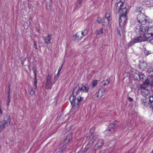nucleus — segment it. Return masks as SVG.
Here are the masks:
<instances>
[{
	"label": "nucleus",
	"mask_w": 153,
	"mask_h": 153,
	"mask_svg": "<svg viewBox=\"0 0 153 153\" xmlns=\"http://www.w3.org/2000/svg\"><path fill=\"white\" fill-rule=\"evenodd\" d=\"M10 116L8 114H6L4 116L3 120L0 121V132L10 125Z\"/></svg>",
	"instance_id": "nucleus-1"
},
{
	"label": "nucleus",
	"mask_w": 153,
	"mask_h": 153,
	"mask_svg": "<svg viewBox=\"0 0 153 153\" xmlns=\"http://www.w3.org/2000/svg\"><path fill=\"white\" fill-rule=\"evenodd\" d=\"M71 137V134H69L67 136L64 141L61 143L59 146V147H58L57 149V150H58L59 153H61L65 150L67 147V143L69 142Z\"/></svg>",
	"instance_id": "nucleus-2"
},
{
	"label": "nucleus",
	"mask_w": 153,
	"mask_h": 153,
	"mask_svg": "<svg viewBox=\"0 0 153 153\" xmlns=\"http://www.w3.org/2000/svg\"><path fill=\"white\" fill-rule=\"evenodd\" d=\"M81 91L80 89L79 85H77L74 89L73 91L72 94L73 96H71L69 98L71 103H74L75 101L76 100V97L78 95H80L81 93Z\"/></svg>",
	"instance_id": "nucleus-3"
},
{
	"label": "nucleus",
	"mask_w": 153,
	"mask_h": 153,
	"mask_svg": "<svg viewBox=\"0 0 153 153\" xmlns=\"http://www.w3.org/2000/svg\"><path fill=\"white\" fill-rule=\"evenodd\" d=\"M148 30V27L142 26L140 25H138L136 26L135 31L137 35L146 36V34Z\"/></svg>",
	"instance_id": "nucleus-4"
},
{
	"label": "nucleus",
	"mask_w": 153,
	"mask_h": 153,
	"mask_svg": "<svg viewBox=\"0 0 153 153\" xmlns=\"http://www.w3.org/2000/svg\"><path fill=\"white\" fill-rule=\"evenodd\" d=\"M137 21L142 25H145L149 22V21L147 19V17L143 13L139 14L137 16Z\"/></svg>",
	"instance_id": "nucleus-5"
},
{
	"label": "nucleus",
	"mask_w": 153,
	"mask_h": 153,
	"mask_svg": "<svg viewBox=\"0 0 153 153\" xmlns=\"http://www.w3.org/2000/svg\"><path fill=\"white\" fill-rule=\"evenodd\" d=\"M134 42L135 43L141 42L143 41H147L148 38L146 36L143 35H140V36H136L133 39Z\"/></svg>",
	"instance_id": "nucleus-6"
},
{
	"label": "nucleus",
	"mask_w": 153,
	"mask_h": 153,
	"mask_svg": "<svg viewBox=\"0 0 153 153\" xmlns=\"http://www.w3.org/2000/svg\"><path fill=\"white\" fill-rule=\"evenodd\" d=\"M126 21V16L120 15L119 19V25L121 27H123Z\"/></svg>",
	"instance_id": "nucleus-7"
},
{
	"label": "nucleus",
	"mask_w": 153,
	"mask_h": 153,
	"mask_svg": "<svg viewBox=\"0 0 153 153\" xmlns=\"http://www.w3.org/2000/svg\"><path fill=\"white\" fill-rule=\"evenodd\" d=\"M115 133V129L109 127L108 126L107 130L105 131L104 133L107 136H111Z\"/></svg>",
	"instance_id": "nucleus-8"
},
{
	"label": "nucleus",
	"mask_w": 153,
	"mask_h": 153,
	"mask_svg": "<svg viewBox=\"0 0 153 153\" xmlns=\"http://www.w3.org/2000/svg\"><path fill=\"white\" fill-rule=\"evenodd\" d=\"M123 7L120 8L118 10V12L120 13V15L126 16V13L127 11V9L126 7L124 6H123Z\"/></svg>",
	"instance_id": "nucleus-9"
},
{
	"label": "nucleus",
	"mask_w": 153,
	"mask_h": 153,
	"mask_svg": "<svg viewBox=\"0 0 153 153\" xmlns=\"http://www.w3.org/2000/svg\"><path fill=\"white\" fill-rule=\"evenodd\" d=\"M71 104L73 106V107L71 109V112L75 113L78 111L79 106H77V105H76V103L75 102V101L74 103Z\"/></svg>",
	"instance_id": "nucleus-10"
},
{
	"label": "nucleus",
	"mask_w": 153,
	"mask_h": 153,
	"mask_svg": "<svg viewBox=\"0 0 153 153\" xmlns=\"http://www.w3.org/2000/svg\"><path fill=\"white\" fill-rule=\"evenodd\" d=\"M51 35L48 34L46 37L43 36V40L45 43L47 45H48L50 43Z\"/></svg>",
	"instance_id": "nucleus-11"
},
{
	"label": "nucleus",
	"mask_w": 153,
	"mask_h": 153,
	"mask_svg": "<svg viewBox=\"0 0 153 153\" xmlns=\"http://www.w3.org/2000/svg\"><path fill=\"white\" fill-rule=\"evenodd\" d=\"M98 135L94 136L92 139L89 142L87 146L88 147H90L93 144L94 141L98 138Z\"/></svg>",
	"instance_id": "nucleus-12"
},
{
	"label": "nucleus",
	"mask_w": 153,
	"mask_h": 153,
	"mask_svg": "<svg viewBox=\"0 0 153 153\" xmlns=\"http://www.w3.org/2000/svg\"><path fill=\"white\" fill-rule=\"evenodd\" d=\"M139 66L140 68L142 70H144L147 67V63L145 62H141L139 64Z\"/></svg>",
	"instance_id": "nucleus-13"
},
{
	"label": "nucleus",
	"mask_w": 153,
	"mask_h": 153,
	"mask_svg": "<svg viewBox=\"0 0 153 153\" xmlns=\"http://www.w3.org/2000/svg\"><path fill=\"white\" fill-rule=\"evenodd\" d=\"M89 88L87 84H82V86L81 88H80V89L82 92H87L89 90Z\"/></svg>",
	"instance_id": "nucleus-14"
},
{
	"label": "nucleus",
	"mask_w": 153,
	"mask_h": 153,
	"mask_svg": "<svg viewBox=\"0 0 153 153\" xmlns=\"http://www.w3.org/2000/svg\"><path fill=\"white\" fill-rule=\"evenodd\" d=\"M33 74L34 76V82L33 85L35 86V88H37V79H36V69L35 68H33Z\"/></svg>",
	"instance_id": "nucleus-15"
},
{
	"label": "nucleus",
	"mask_w": 153,
	"mask_h": 153,
	"mask_svg": "<svg viewBox=\"0 0 153 153\" xmlns=\"http://www.w3.org/2000/svg\"><path fill=\"white\" fill-rule=\"evenodd\" d=\"M44 2H45L47 9L48 10H50L51 6L52 4L51 0H44Z\"/></svg>",
	"instance_id": "nucleus-16"
},
{
	"label": "nucleus",
	"mask_w": 153,
	"mask_h": 153,
	"mask_svg": "<svg viewBox=\"0 0 153 153\" xmlns=\"http://www.w3.org/2000/svg\"><path fill=\"white\" fill-rule=\"evenodd\" d=\"M123 6V3L122 2H119L115 4V9L116 10H119L120 8L123 7H122Z\"/></svg>",
	"instance_id": "nucleus-17"
},
{
	"label": "nucleus",
	"mask_w": 153,
	"mask_h": 153,
	"mask_svg": "<svg viewBox=\"0 0 153 153\" xmlns=\"http://www.w3.org/2000/svg\"><path fill=\"white\" fill-rule=\"evenodd\" d=\"M104 144V141L102 140H100L95 145V146H97V149H100Z\"/></svg>",
	"instance_id": "nucleus-18"
},
{
	"label": "nucleus",
	"mask_w": 153,
	"mask_h": 153,
	"mask_svg": "<svg viewBox=\"0 0 153 153\" xmlns=\"http://www.w3.org/2000/svg\"><path fill=\"white\" fill-rule=\"evenodd\" d=\"M76 100L75 101V102L76 103V105H77V106H79L80 104V102L83 100V98L79 96L77 97V98L76 97Z\"/></svg>",
	"instance_id": "nucleus-19"
},
{
	"label": "nucleus",
	"mask_w": 153,
	"mask_h": 153,
	"mask_svg": "<svg viewBox=\"0 0 153 153\" xmlns=\"http://www.w3.org/2000/svg\"><path fill=\"white\" fill-rule=\"evenodd\" d=\"M74 40L76 42H78L81 39V37L79 36L78 33H76L73 36Z\"/></svg>",
	"instance_id": "nucleus-20"
},
{
	"label": "nucleus",
	"mask_w": 153,
	"mask_h": 153,
	"mask_svg": "<svg viewBox=\"0 0 153 153\" xmlns=\"http://www.w3.org/2000/svg\"><path fill=\"white\" fill-rule=\"evenodd\" d=\"M148 86L146 85V84L143 83V84L141 85L140 86V90L142 92V90H148L147 88L148 87Z\"/></svg>",
	"instance_id": "nucleus-21"
},
{
	"label": "nucleus",
	"mask_w": 153,
	"mask_h": 153,
	"mask_svg": "<svg viewBox=\"0 0 153 153\" xmlns=\"http://www.w3.org/2000/svg\"><path fill=\"white\" fill-rule=\"evenodd\" d=\"M117 121L116 120L114 121L113 123L110 124L108 126L109 128L114 129V128L117 126Z\"/></svg>",
	"instance_id": "nucleus-22"
},
{
	"label": "nucleus",
	"mask_w": 153,
	"mask_h": 153,
	"mask_svg": "<svg viewBox=\"0 0 153 153\" xmlns=\"http://www.w3.org/2000/svg\"><path fill=\"white\" fill-rule=\"evenodd\" d=\"M98 94H101V95L100 96V97L101 98L102 96L105 94V90L104 88L102 89H100L98 91Z\"/></svg>",
	"instance_id": "nucleus-23"
},
{
	"label": "nucleus",
	"mask_w": 153,
	"mask_h": 153,
	"mask_svg": "<svg viewBox=\"0 0 153 153\" xmlns=\"http://www.w3.org/2000/svg\"><path fill=\"white\" fill-rule=\"evenodd\" d=\"M83 0H77L76 3L75 8H78L81 6V5Z\"/></svg>",
	"instance_id": "nucleus-24"
},
{
	"label": "nucleus",
	"mask_w": 153,
	"mask_h": 153,
	"mask_svg": "<svg viewBox=\"0 0 153 153\" xmlns=\"http://www.w3.org/2000/svg\"><path fill=\"white\" fill-rule=\"evenodd\" d=\"M149 101V102L148 104L150 107L152 108L153 110V96L150 97Z\"/></svg>",
	"instance_id": "nucleus-25"
},
{
	"label": "nucleus",
	"mask_w": 153,
	"mask_h": 153,
	"mask_svg": "<svg viewBox=\"0 0 153 153\" xmlns=\"http://www.w3.org/2000/svg\"><path fill=\"white\" fill-rule=\"evenodd\" d=\"M138 76L139 77L140 80L142 81L143 82L146 79L147 77L143 74H140L138 75Z\"/></svg>",
	"instance_id": "nucleus-26"
},
{
	"label": "nucleus",
	"mask_w": 153,
	"mask_h": 153,
	"mask_svg": "<svg viewBox=\"0 0 153 153\" xmlns=\"http://www.w3.org/2000/svg\"><path fill=\"white\" fill-rule=\"evenodd\" d=\"M94 128H91L90 130V132L88 133H87L86 135V137L87 138H89V137L91 135L92 133L94 132Z\"/></svg>",
	"instance_id": "nucleus-27"
},
{
	"label": "nucleus",
	"mask_w": 153,
	"mask_h": 153,
	"mask_svg": "<svg viewBox=\"0 0 153 153\" xmlns=\"http://www.w3.org/2000/svg\"><path fill=\"white\" fill-rule=\"evenodd\" d=\"M148 35H150V36H148L147 37L148 38H151V39L149 40V42L152 43L153 44V33H148Z\"/></svg>",
	"instance_id": "nucleus-28"
},
{
	"label": "nucleus",
	"mask_w": 153,
	"mask_h": 153,
	"mask_svg": "<svg viewBox=\"0 0 153 153\" xmlns=\"http://www.w3.org/2000/svg\"><path fill=\"white\" fill-rule=\"evenodd\" d=\"M141 102L143 105L145 106H147L148 104V103L147 102L146 100L145 99H141Z\"/></svg>",
	"instance_id": "nucleus-29"
},
{
	"label": "nucleus",
	"mask_w": 153,
	"mask_h": 153,
	"mask_svg": "<svg viewBox=\"0 0 153 153\" xmlns=\"http://www.w3.org/2000/svg\"><path fill=\"white\" fill-rule=\"evenodd\" d=\"M143 10V7L142 6H137L136 7V11L137 12L141 13Z\"/></svg>",
	"instance_id": "nucleus-30"
},
{
	"label": "nucleus",
	"mask_w": 153,
	"mask_h": 153,
	"mask_svg": "<svg viewBox=\"0 0 153 153\" xmlns=\"http://www.w3.org/2000/svg\"><path fill=\"white\" fill-rule=\"evenodd\" d=\"M51 76H50L48 75V76L46 78V83H51Z\"/></svg>",
	"instance_id": "nucleus-31"
},
{
	"label": "nucleus",
	"mask_w": 153,
	"mask_h": 153,
	"mask_svg": "<svg viewBox=\"0 0 153 153\" xmlns=\"http://www.w3.org/2000/svg\"><path fill=\"white\" fill-rule=\"evenodd\" d=\"M29 91H30V94L32 95H35L34 90L33 88L31 87L29 88Z\"/></svg>",
	"instance_id": "nucleus-32"
},
{
	"label": "nucleus",
	"mask_w": 153,
	"mask_h": 153,
	"mask_svg": "<svg viewBox=\"0 0 153 153\" xmlns=\"http://www.w3.org/2000/svg\"><path fill=\"white\" fill-rule=\"evenodd\" d=\"M135 43L134 42V41L133 39L132 40L130 41L129 43L127 44V46L128 48H129L132 45H134Z\"/></svg>",
	"instance_id": "nucleus-33"
},
{
	"label": "nucleus",
	"mask_w": 153,
	"mask_h": 153,
	"mask_svg": "<svg viewBox=\"0 0 153 153\" xmlns=\"http://www.w3.org/2000/svg\"><path fill=\"white\" fill-rule=\"evenodd\" d=\"M143 83L146 84V85L149 86L150 85V81L148 78L146 77V79L143 82Z\"/></svg>",
	"instance_id": "nucleus-34"
},
{
	"label": "nucleus",
	"mask_w": 153,
	"mask_h": 153,
	"mask_svg": "<svg viewBox=\"0 0 153 153\" xmlns=\"http://www.w3.org/2000/svg\"><path fill=\"white\" fill-rule=\"evenodd\" d=\"M144 54L146 56H147V55H149V54H150L151 53V52L147 50H146V48H144Z\"/></svg>",
	"instance_id": "nucleus-35"
},
{
	"label": "nucleus",
	"mask_w": 153,
	"mask_h": 153,
	"mask_svg": "<svg viewBox=\"0 0 153 153\" xmlns=\"http://www.w3.org/2000/svg\"><path fill=\"white\" fill-rule=\"evenodd\" d=\"M88 30L87 29H85L82 32V36H85L88 33Z\"/></svg>",
	"instance_id": "nucleus-36"
},
{
	"label": "nucleus",
	"mask_w": 153,
	"mask_h": 153,
	"mask_svg": "<svg viewBox=\"0 0 153 153\" xmlns=\"http://www.w3.org/2000/svg\"><path fill=\"white\" fill-rule=\"evenodd\" d=\"M51 83H46L45 88L47 89H51Z\"/></svg>",
	"instance_id": "nucleus-37"
},
{
	"label": "nucleus",
	"mask_w": 153,
	"mask_h": 153,
	"mask_svg": "<svg viewBox=\"0 0 153 153\" xmlns=\"http://www.w3.org/2000/svg\"><path fill=\"white\" fill-rule=\"evenodd\" d=\"M97 83L98 81L97 80H94L93 81L92 84L94 87L97 85Z\"/></svg>",
	"instance_id": "nucleus-38"
},
{
	"label": "nucleus",
	"mask_w": 153,
	"mask_h": 153,
	"mask_svg": "<svg viewBox=\"0 0 153 153\" xmlns=\"http://www.w3.org/2000/svg\"><path fill=\"white\" fill-rule=\"evenodd\" d=\"M97 22L100 24L103 22V19L100 18V17H98L97 20Z\"/></svg>",
	"instance_id": "nucleus-39"
},
{
	"label": "nucleus",
	"mask_w": 153,
	"mask_h": 153,
	"mask_svg": "<svg viewBox=\"0 0 153 153\" xmlns=\"http://www.w3.org/2000/svg\"><path fill=\"white\" fill-rule=\"evenodd\" d=\"M59 76V74H57L56 75H55V77H54V82H55L57 81Z\"/></svg>",
	"instance_id": "nucleus-40"
},
{
	"label": "nucleus",
	"mask_w": 153,
	"mask_h": 153,
	"mask_svg": "<svg viewBox=\"0 0 153 153\" xmlns=\"http://www.w3.org/2000/svg\"><path fill=\"white\" fill-rule=\"evenodd\" d=\"M103 33V29L102 28L100 30H99L98 31L97 34H98L100 35L102 34Z\"/></svg>",
	"instance_id": "nucleus-41"
},
{
	"label": "nucleus",
	"mask_w": 153,
	"mask_h": 153,
	"mask_svg": "<svg viewBox=\"0 0 153 153\" xmlns=\"http://www.w3.org/2000/svg\"><path fill=\"white\" fill-rule=\"evenodd\" d=\"M10 98H7V106H9V104H10Z\"/></svg>",
	"instance_id": "nucleus-42"
},
{
	"label": "nucleus",
	"mask_w": 153,
	"mask_h": 153,
	"mask_svg": "<svg viewBox=\"0 0 153 153\" xmlns=\"http://www.w3.org/2000/svg\"><path fill=\"white\" fill-rule=\"evenodd\" d=\"M8 91L7 93V98H10V87L9 86L8 87Z\"/></svg>",
	"instance_id": "nucleus-43"
},
{
	"label": "nucleus",
	"mask_w": 153,
	"mask_h": 153,
	"mask_svg": "<svg viewBox=\"0 0 153 153\" xmlns=\"http://www.w3.org/2000/svg\"><path fill=\"white\" fill-rule=\"evenodd\" d=\"M110 16V14L109 13H106L105 14V17L107 18H109Z\"/></svg>",
	"instance_id": "nucleus-44"
},
{
	"label": "nucleus",
	"mask_w": 153,
	"mask_h": 153,
	"mask_svg": "<svg viewBox=\"0 0 153 153\" xmlns=\"http://www.w3.org/2000/svg\"><path fill=\"white\" fill-rule=\"evenodd\" d=\"M105 82L108 85L110 82V79L108 78L106 80H105Z\"/></svg>",
	"instance_id": "nucleus-45"
},
{
	"label": "nucleus",
	"mask_w": 153,
	"mask_h": 153,
	"mask_svg": "<svg viewBox=\"0 0 153 153\" xmlns=\"http://www.w3.org/2000/svg\"><path fill=\"white\" fill-rule=\"evenodd\" d=\"M62 65H61V66L59 68L58 70V74H59V72H60L62 68Z\"/></svg>",
	"instance_id": "nucleus-46"
},
{
	"label": "nucleus",
	"mask_w": 153,
	"mask_h": 153,
	"mask_svg": "<svg viewBox=\"0 0 153 153\" xmlns=\"http://www.w3.org/2000/svg\"><path fill=\"white\" fill-rule=\"evenodd\" d=\"M33 46L35 49H37V45L35 41L34 42Z\"/></svg>",
	"instance_id": "nucleus-47"
},
{
	"label": "nucleus",
	"mask_w": 153,
	"mask_h": 153,
	"mask_svg": "<svg viewBox=\"0 0 153 153\" xmlns=\"http://www.w3.org/2000/svg\"><path fill=\"white\" fill-rule=\"evenodd\" d=\"M128 99L129 100L130 102H133V100L132 98L130 97H129L128 98Z\"/></svg>",
	"instance_id": "nucleus-48"
},
{
	"label": "nucleus",
	"mask_w": 153,
	"mask_h": 153,
	"mask_svg": "<svg viewBox=\"0 0 153 153\" xmlns=\"http://www.w3.org/2000/svg\"><path fill=\"white\" fill-rule=\"evenodd\" d=\"M150 85L151 87L153 88V80H152V82H150Z\"/></svg>",
	"instance_id": "nucleus-49"
},
{
	"label": "nucleus",
	"mask_w": 153,
	"mask_h": 153,
	"mask_svg": "<svg viewBox=\"0 0 153 153\" xmlns=\"http://www.w3.org/2000/svg\"><path fill=\"white\" fill-rule=\"evenodd\" d=\"M105 150H103L101 151H100L99 153H105Z\"/></svg>",
	"instance_id": "nucleus-50"
},
{
	"label": "nucleus",
	"mask_w": 153,
	"mask_h": 153,
	"mask_svg": "<svg viewBox=\"0 0 153 153\" xmlns=\"http://www.w3.org/2000/svg\"><path fill=\"white\" fill-rule=\"evenodd\" d=\"M2 110H1V109H0V114L1 115H0V116H1V115H2Z\"/></svg>",
	"instance_id": "nucleus-51"
},
{
	"label": "nucleus",
	"mask_w": 153,
	"mask_h": 153,
	"mask_svg": "<svg viewBox=\"0 0 153 153\" xmlns=\"http://www.w3.org/2000/svg\"><path fill=\"white\" fill-rule=\"evenodd\" d=\"M108 85L107 84H106V82H105L103 84L104 85Z\"/></svg>",
	"instance_id": "nucleus-52"
},
{
	"label": "nucleus",
	"mask_w": 153,
	"mask_h": 153,
	"mask_svg": "<svg viewBox=\"0 0 153 153\" xmlns=\"http://www.w3.org/2000/svg\"><path fill=\"white\" fill-rule=\"evenodd\" d=\"M118 34H119V35H120V36H121V34H120V31H119L118 32Z\"/></svg>",
	"instance_id": "nucleus-53"
},
{
	"label": "nucleus",
	"mask_w": 153,
	"mask_h": 153,
	"mask_svg": "<svg viewBox=\"0 0 153 153\" xmlns=\"http://www.w3.org/2000/svg\"><path fill=\"white\" fill-rule=\"evenodd\" d=\"M21 62H22V65H23L24 64V61H21Z\"/></svg>",
	"instance_id": "nucleus-54"
},
{
	"label": "nucleus",
	"mask_w": 153,
	"mask_h": 153,
	"mask_svg": "<svg viewBox=\"0 0 153 153\" xmlns=\"http://www.w3.org/2000/svg\"><path fill=\"white\" fill-rule=\"evenodd\" d=\"M96 95H97V97H99V95L97 94H96Z\"/></svg>",
	"instance_id": "nucleus-55"
},
{
	"label": "nucleus",
	"mask_w": 153,
	"mask_h": 153,
	"mask_svg": "<svg viewBox=\"0 0 153 153\" xmlns=\"http://www.w3.org/2000/svg\"><path fill=\"white\" fill-rule=\"evenodd\" d=\"M28 1L29 2H31V0H28Z\"/></svg>",
	"instance_id": "nucleus-56"
},
{
	"label": "nucleus",
	"mask_w": 153,
	"mask_h": 153,
	"mask_svg": "<svg viewBox=\"0 0 153 153\" xmlns=\"http://www.w3.org/2000/svg\"><path fill=\"white\" fill-rule=\"evenodd\" d=\"M108 21H109V19H107Z\"/></svg>",
	"instance_id": "nucleus-57"
},
{
	"label": "nucleus",
	"mask_w": 153,
	"mask_h": 153,
	"mask_svg": "<svg viewBox=\"0 0 153 153\" xmlns=\"http://www.w3.org/2000/svg\"><path fill=\"white\" fill-rule=\"evenodd\" d=\"M111 0L112 1H114V0Z\"/></svg>",
	"instance_id": "nucleus-58"
}]
</instances>
